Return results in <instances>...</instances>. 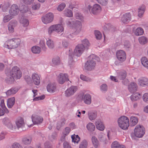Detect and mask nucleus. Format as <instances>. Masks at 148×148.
I'll return each mask as SVG.
<instances>
[{
	"instance_id": "obj_48",
	"label": "nucleus",
	"mask_w": 148,
	"mask_h": 148,
	"mask_svg": "<svg viewBox=\"0 0 148 148\" xmlns=\"http://www.w3.org/2000/svg\"><path fill=\"white\" fill-rule=\"evenodd\" d=\"M138 95H140V94L137 93L132 94L130 97L132 100L136 101L139 99V97Z\"/></svg>"
},
{
	"instance_id": "obj_17",
	"label": "nucleus",
	"mask_w": 148,
	"mask_h": 148,
	"mask_svg": "<svg viewBox=\"0 0 148 148\" xmlns=\"http://www.w3.org/2000/svg\"><path fill=\"white\" fill-rule=\"evenodd\" d=\"M32 81L34 84L36 85H38L40 83V80L38 75L34 73L32 76Z\"/></svg>"
},
{
	"instance_id": "obj_53",
	"label": "nucleus",
	"mask_w": 148,
	"mask_h": 148,
	"mask_svg": "<svg viewBox=\"0 0 148 148\" xmlns=\"http://www.w3.org/2000/svg\"><path fill=\"white\" fill-rule=\"evenodd\" d=\"M100 88L103 92L106 91L107 90V86L106 84H103L100 86Z\"/></svg>"
},
{
	"instance_id": "obj_62",
	"label": "nucleus",
	"mask_w": 148,
	"mask_h": 148,
	"mask_svg": "<svg viewBox=\"0 0 148 148\" xmlns=\"http://www.w3.org/2000/svg\"><path fill=\"white\" fill-rule=\"evenodd\" d=\"M25 79L27 84H29L31 83L32 80L31 79V78L29 76H26L25 77Z\"/></svg>"
},
{
	"instance_id": "obj_58",
	"label": "nucleus",
	"mask_w": 148,
	"mask_h": 148,
	"mask_svg": "<svg viewBox=\"0 0 148 148\" xmlns=\"http://www.w3.org/2000/svg\"><path fill=\"white\" fill-rule=\"evenodd\" d=\"M76 19L82 20L83 19V17L82 16L81 13H76L75 15Z\"/></svg>"
},
{
	"instance_id": "obj_22",
	"label": "nucleus",
	"mask_w": 148,
	"mask_h": 148,
	"mask_svg": "<svg viewBox=\"0 0 148 148\" xmlns=\"http://www.w3.org/2000/svg\"><path fill=\"white\" fill-rule=\"evenodd\" d=\"M137 87V85L135 83L132 82L128 86V89L129 90L131 93H134L136 91Z\"/></svg>"
},
{
	"instance_id": "obj_42",
	"label": "nucleus",
	"mask_w": 148,
	"mask_h": 148,
	"mask_svg": "<svg viewBox=\"0 0 148 148\" xmlns=\"http://www.w3.org/2000/svg\"><path fill=\"white\" fill-rule=\"evenodd\" d=\"M92 141L94 147L97 148L99 145V143L97 138L94 136H92Z\"/></svg>"
},
{
	"instance_id": "obj_57",
	"label": "nucleus",
	"mask_w": 148,
	"mask_h": 148,
	"mask_svg": "<svg viewBox=\"0 0 148 148\" xmlns=\"http://www.w3.org/2000/svg\"><path fill=\"white\" fill-rule=\"evenodd\" d=\"M12 148H23L22 146L19 143H15L12 145Z\"/></svg>"
},
{
	"instance_id": "obj_40",
	"label": "nucleus",
	"mask_w": 148,
	"mask_h": 148,
	"mask_svg": "<svg viewBox=\"0 0 148 148\" xmlns=\"http://www.w3.org/2000/svg\"><path fill=\"white\" fill-rule=\"evenodd\" d=\"M64 14L65 16L69 17H71L73 15L72 11L68 9H65L64 11Z\"/></svg>"
},
{
	"instance_id": "obj_63",
	"label": "nucleus",
	"mask_w": 148,
	"mask_h": 148,
	"mask_svg": "<svg viewBox=\"0 0 148 148\" xmlns=\"http://www.w3.org/2000/svg\"><path fill=\"white\" fill-rule=\"evenodd\" d=\"M34 0H23V2L26 4H31L34 2Z\"/></svg>"
},
{
	"instance_id": "obj_27",
	"label": "nucleus",
	"mask_w": 148,
	"mask_h": 148,
	"mask_svg": "<svg viewBox=\"0 0 148 148\" xmlns=\"http://www.w3.org/2000/svg\"><path fill=\"white\" fill-rule=\"evenodd\" d=\"M66 120L65 119L62 118L58 121L57 124L56 128L58 130H60L61 128L63 126L65 123Z\"/></svg>"
},
{
	"instance_id": "obj_59",
	"label": "nucleus",
	"mask_w": 148,
	"mask_h": 148,
	"mask_svg": "<svg viewBox=\"0 0 148 148\" xmlns=\"http://www.w3.org/2000/svg\"><path fill=\"white\" fill-rule=\"evenodd\" d=\"M105 134L102 133H100L98 136V138L99 140L101 141H103L105 139Z\"/></svg>"
},
{
	"instance_id": "obj_25",
	"label": "nucleus",
	"mask_w": 148,
	"mask_h": 148,
	"mask_svg": "<svg viewBox=\"0 0 148 148\" xmlns=\"http://www.w3.org/2000/svg\"><path fill=\"white\" fill-rule=\"evenodd\" d=\"M111 147V148H126L125 146L120 144L119 142L116 141L112 143Z\"/></svg>"
},
{
	"instance_id": "obj_56",
	"label": "nucleus",
	"mask_w": 148,
	"mask_h": 148,
	"mask_svg": "<svg viewBox=\"0 0 148 148\" xmlns=\"http://www.w3.org/2000/svg\"><path fill=\"white\" fill-rule=\"evenodd\" d=\"M143 99L144 101L148 103V93H145L143 95Z\"/></svg>"
},
{
	"instance_id": "obj_34",
	"label": "nucleus",
	"mask_w": 148,
	"mask_h": 148,
	"mask_svg": "<svg viewBox=\"0 0 148 148\" xmlns=\"http://www.w3.org/2000/svg\"><path fill=\"white\" fill-rule=\"evenodd\" d=\"M20 22L24 27L27 26L29 24V21L27 19L25 18H21L20 20Z\"/></svg>"
},
{
	"instance_id": "obj_15",
	"label": "nucleus",
	"mask_w": 148,
	"mask_h": 148,
	"mask_svg": "<svg viewBox=\"0 0 148 148\" xmlns=\"http://www.w3.org/2000/svg\"><path fill=\"white\" fill-rule=\"evenodd\" d=\"M138 84L142 87L148 86V79L145 77H141L138 79Z\"/></svg>"
},
{
	"instance_id": "obj_7",
	"label": "nucleus",
	"mask_w": 148,
	"mask_h": 148,
	"mask_svg": "<svg viewBox=\"0 0 148 148\" xmlns=\"http://www.w3.org/2000/svg\"><path fill=\"white\" fill-rule=\"evenodd\" d=\"M53 14L51 12H49L43 16L42 17L41 19L43 23L47 24L51 22L53 20Z\"/></svg>"
},
{
	"instance_id": "obj_37",
	"label": "nucleus",
	"mask_w": 148,
	"mask_h": 148,
	"mask_svg": "<svg viewBox=\"0 0 148 148\" xmlns=\"http://www.w3.org/2000/svg\"><path fill=\"white\" fill-rule=\"evenodd\" d=\"M41 49L40 47L36 46L33 47L32 49V52L34 53H39L41 51Z\"/></svg>"
},
{
	"instance_id": "obj_20",
	"label": "nucleus",
	"mask_w": 148,
	"mask_h": 148,
	"mask_svg": "<svg viewBox=\"0 0 148 148\" xmlns=\"http://www.w3.org/2000/svg\"><path fill=\"white\" fill-rule=\"evenodd\" d=\"M56 85L55 83L49 84L47 86V91L50 93L54 92L56 89Z\"/></svg>"
},
{
	"instance_id": "obj_54",
	"label": "nucleus",
	"mask_w": 148,
	"mask_h": 148,
	"mask_svg": "<svg viewBox=\"0 0 148 148\" xmlns=\"http://www.w3.org/2000/svg\"><path fill=\"white\" fill-rule=\"evenodd\" d=\"M99 3L103 5H106L108 4V0H96Z\"/></svg>"
},
{
	"instance_id": "obj_1",
	"label": "nucleus",
	"mask_w": 148,
	"mask_h": 148,
	"mask_svg": "<svg viewBox=\"0 0 148 148\" xmlns=\"http://www.w3.org/2000/svg\"><path fill=\"white\" fill-rule=\"evenodd\" d=\"M5 72L6 76L5 80L9 84L12 83L15 79H19L22 76L21 72L17 66L13 67L11 70H5Z\"/></svg>"
},
{
	"instance_id": "obj_30",
	"label": "nucleus",
	"mask_w": 148,
	"mask_h": 148,
	"mask_svg": "<svg viewBox=\"0 0 148 148\" xmlns=\"http://www.w3.org/2000/svg\"><path fill=\"white\" fill-rule=\"evenodd\" d=\"M55 29V32L57 33L61 32L64 31V28L61 25L58 24L53 25Z\"/></svg>"
},
{
	"instance_id": "obj_10",
	"label": "nucleus",
	"mask_w": 148,
	"mask_h": 148,
	"mask_svg": "<svg viewBox=\"0 0 148 148\" xmlns=\"http://www.w3.org/2000/svg\"><path fill=\"white\" fill-rule=\"evenodd\" d=\"M116 55L117 58L120 61L123 62L126 59V54L125 51L122 50L117 51Z\"/></svg>"
},
{
	"instance_id": "obj_9",
	"label": "nucleus",
	"mask_w": 148,
	"mask_h": 148,
	"mask_svg": "<svg viewBox=\"0 0 148 148\" xmlns=\"http://www.w3.org/2000/svg\"><path fill=\"white\" fill-rule=\"evenodd\" d=\"M88 8L91 12L94 14H96L101 11V8L100 5L98 4L94 5L92 7L90 5H88Z\"/></svg>"
},
{
	"instance_id": "obj_33",
	"label": "nucleus",
	"mask_w": 148,
	"mask_h": 148,
	"mask_svg": "<svg viewBox=\"0 0 148 148\" xmlns=\"http://www.w3.org/2000/svg\"><path fill=\"white\" fill-rule=\"evenodd\" d=\"M18 91V90L15 88H12L8 90L6 92V94L8 95H11L15 94Z\"/></svg>"
},
{
	"instance_id": "obj_16",
	"label": "nucleus",
	"mask_w": 148,
	"mask_h": 148,
	"mask_svg": "<svg viewBox=\"0 0 148 148\" xmlns=\"http://www.w3.org/2000/svg\"><path fill=\"white\" fill-rule=\"evenodd\" d=\"M17 22L15 20L11 21L8 25V30L10 33H12L14 32V28L17 25Z\"/></svg>"
},
{
	"instance_id": "obj_28",
	"label": "nucleus",
	"mask_w": 148,
	"mask_h": 148,
	"mask_svg": "<svg viewBox=\"0 0 148 148\" xmlns=\"http://www.w3.org/2000/svg\"><path fill=\"white\" fill-rule=\"evenodd\" d=\"M127 76V73L125 71H122L118 73L117 77L119 79L121 80L125 79Z\"/></svg>"
},
{
	"instance_id": "obj_26",
	"label": "nucleus",
	"mask_w": 148,
	"mask_h": 148,
	"mask_svg": "<svg viewBox=\"0 0 148 148\" xmlns=\"http://www.w3.org/2000/svg\"><path fill=\"white\" fill-rule=\"evenodd\" d=\"M88 115L90 120H94L97 117V113L96 112L90 111L88 112Z\"/></svg>"
},
{
	"instance_id": "obj_12",
	"label": "nucleus",
	"mask_w": 148,
	"mask_h": 148,
	"mask_svg": "<svg viewBox=\"0 0 148 148\" xmlns=\"http://www.w3.org/2000/svg\"><path fill=\"white\" fill-rule=\"evenodd\" d=\"M68 75L66 73H60L58 76V81L61 84H63L66 81H69Z\"/></svg>"
},
{
	"instance_id": "obj_50",
	"label": "nucleus",
	"mask_w": 148,
	"mask_h": 148,
	"mask_svg": "<svg viewBox=\"0 0 148 148\" xmlns=\"http://www.w3.org/2000/svg\"><path fill=\"white\" fill-rule=\"evenodd\" d=\"M53 25L51 26L48 29V34L49 35H51L53 32H55V29Z\"/></svg>"
},
{
	"instance_id": "obj_60",
	"label": "nucleus",
	"mask_w": 148,
	"mask_h": 148,
	"mask_svg": "<svg viewBox=\"0 0 148 148\" xmlns=\"http://www.w3.org/2000/svg\"><path fill=\"white\" fill-rule=\"evenodd\" d=\"M71 131V129L69 127H66L64 132V134L65 136H66L69 134Z\"/></svg>"
},
{
	"instance_id": "obj_6",
	"label": "nucleus",
	"mask_w": 148,
	"mask_h": 148,
	"mask_svg": "<svg viewBox=\"0 0 148 148\" xmlns=\"http://www.w3.org/2000/svg\"><path fill=\"white\" fill-rule=\"evenodd\" d=\"M145 131V128L142 125H137L134 130V134H132L131 136L132 137L134 135L137 137L141 138L144 135Z\"/></svg>"
},
{
	"instance_id": "obj_39",
	"label": "nucleus",
	"mask_w": 148,
	"mask_h": 148,
	"mask_svg": "<svg viewBox=\"0 0 148 148\" xmlns=\"http://www.w3.org/2000/svg\"><path fill=\"white\" fill-rule=\"evenodd\" d=\"M143 33V30L141 27H138L137 28L134 32L135 35L136 36L142 35Z\"/></svg>"
},
{
	"instance_id": "obj_45",
	"label": "nucleus",
	"mask_w": 148,
	"mask_h": 148,
	"mask_svg": "<svg viewBox=\"0 0 148 148\" xmlns=\"http://www.w3.org/2000/svg\"><path fill=\"white\" fill-rule=\"evenodd\" d=\"M138 40L140 43L142 45L145 44L147 42V38L145 36L140 37L138 39Z\"/></svg>"
},
{
	"instance_id": "obj_21",
	"label": "nucleus",
	"mask_w": 148,
	"mask_h": 148,
	"mask_svg": "<svg viewBox=\"0 0 148 148\" xmlns=\"http://www.w3.org/2000/svg\"><path fill=\"white\" fill-rule=\"evenodd\" d=\"M16 124L18 129L24 127L25 123L23 118H20L17 119L16 121Z\"/></svg>"
},
{
	"instance_id": "obj_55",
	"label": "nucleus",
	"mask_w": 148,
	"mask_h": 148,
	"mask_svg": "<svg viewBox=\"0 0 148 148\" xmlns=\"http://www.w3.org/2000/svg\"><path fill=\"white\" fill-rule=\"evenodd\" d=\"M57 136V133L56 132H53L52 135L49 137V139L53 141L56 139Z\"/></svg>"
},
{
	"instance_id": "obj_13",
	"label": "nucleus",
	"mask_w": 148,
	"mask_h": 148,
	"mask_svg": "<svg viewBox=\"0 0 148 148\" xmlns=\"http://www.w3.org/2000/svg\"><path fill=\"white\" fill-rule=\"evenodd\" d=\"M32 121L34 124H40L43 121L42 117L36 114H33L32 116Z\"/></svg>"
},
{
	"instance_id": "obj_14",
	"label": "nucleus",
	"mask_w": 148,
	"mask_h": 148,
	"mask_svg": "<svg viewBox=\"0 0 148 148\" xmlns=\"http://www.w3.org/2000/svg\"><path fill=\"white\" fill-rule=\"evenodd\" d=\"M19 12V9L18 6L16 4L12 5L9 11L10 14L12 16L17 15Z\"/></svg>"
},
{
	"instance_id": "obj_29",
	"label": "nucleus",
	"mask_w": 148,
	"mask_h": 148,
	"mask_svg": "<svg viewBox=\"0 0 148 148\" xmlns=\"http://www.w3.org/2000/svg\"><path fill=\"white\" fill-rule=\"evenodd\" d=\"M145 9V5H142L138 8V15L139 17H141L144 13Z\"/></svg>"
},
{
	"instance_id": "obj_2",
	"label": "nucleus",
	"mask_w": 148,
	"mask_h": 148,
	"mask_svg": "<svg viewBox=\"0 0 148 148\" xmlns=\"http://www.w3.org/2000/svg\"><path fill=\"white\" fill-rule=\"evenodd\" d=\"M85 49L83 45L79 44L76 47L73 53H69L68 63L70 67L77 61L78 57L80 56Z\"/></svg>"
},
{
	"instance_id": "obj_52",
	"label": "nucleus",
	"mask_w": 148,
	"mask_h": 148,
	"mask_svg": "<svg viewBox=\"0 0 148 148\" xmlns=\"http://www.w3.org/2000/svg\"><path fill=\"white\" fill-rule=\"evenodd\" d=\"M66 6V4L65 3H62L60 4L58 7L57 9L59 11L62 10Z\"/></svg>"
},
{
	"instance_id": "obj_19",
	"label": "nucleus",
	"mask_w": 148,
	"mask_h": 148,
	"mask_svg": "<svg viewBox=\"0 0 148 148\" xmlns=\"http://www.w3.org/2000/svg\"><path fill=\"white\" fill-rule=\"evenodd\" d=\"M84 102L86 104L89 105L91 103V96L88 93L86 94L82 97Z\"/></svg>"
},
{
	"instance_id": "obj_4",
	"label": "nucleus",
	"mask_w": 148,
	"mask_h": 148,
	"mask_svg": "<svg viewBox=\"0 0 148 148\" xmlns=\"http://www.w3.org/2000/svg\"><path fill=\"white\" fill-rule=\"evenodd\" d=\"M21 40L18 38H14L8 40L4 44L3 47L8 49H12L17 47L20 44Z\"/></svg>"
},
{
	"instance_id": "obj_47",
	"label": "nucleus",
	"mask_w": 148,
	"mask_h": 148,
	"mask_svg": "<svg viewBox=\"0 0 148 148\" xmlns=\"http://www.w3.org/2000/svg\"><path fill=\"white\" fill-rule=\"evenodd\" d=\"M94 33L97 39L99 40L101 38L102 35L99 31L98 30H95Z\"/></svg>"
},
{
	"instance_id": "obj_18",
	"label": "nucleus",
	"mask_w": 148,
	"mask_h": 148,
	"mask_svg": "<svg viewBox=\"0 0 148 148\" xmlns=\"http://www.w3.org/2000/svg\"><path fill=\"white\" fill-rule=\"evenodd\" d=\"M131 14L129 13H127L123 15L121 20L123 23H127L131 20Z\"/></svg>"
},
{
	"instance_id": "obj_11",
	"label": "nucleus",
	"mask_w": 148,
	"mask_h": 148,
	"mask_svg": "<svg viewBox=\"0 0 148 148\" xmlns=\"http://www.w3.org/2000/svg\"><path fill=\"white\" fill-rule=\"evenodd\" d=\"M77 90L76 86H71L68 88L65 92V95L66 97H69L73 95Z\"/></svg>"
},
{
	"instance_id": "obj_43",
	"label": "nucleus",
	"mask_w": 148,
	"mask_h": 148,
	"mask_svg": "<svg viewBox=\"0 0 148 148\" xmlns=\"http://www.w3.org/2000/svg\"><path fill=\"white\" fill-rule=\"evenodd\" d=\"M32 140L31 138L30 137H25L22 139L23 143L25 145L30 144Z\"/></svg>"
},
{
	"instance_id": "obj_51",
	"label": "nucleus",
	"mask_w": 148,
	"mask_h": 148,
	"mask_svg": "<svg viewBox=\"0 0 148 148\" xmlns=\"http://www.w3.org/2000/svg\"><path fill=\"white\" fill-rule=\"evenodd\" d=\"M10 15H5L3 19V21L4 23H6L9 21L12 18V16Z\"/></svg>"
},
{
	"instance_id": "obj_3",
	"label": "nucleus",
	"mask_w": 148,
	"mask_h": 148,
	"mask_svg": "<svg viewBox=\"0 0 148 148\" xmlns=\"http://www.w3.org/2000/svg\"><path fill=\"white\" fill-rule=\"evenodd\" d=\"M88 59L89 60L85 63L84 67L86 70L90 71L93 69L95 66V60L98 61L99 58L95 55L92 54L88 57Z\"/></svg>"
},
{
	"instance_id": "obj_36",
	"label": "nucleus",
	"mask_w": 148,
	"mask_h": 148,
	"mask_svg": "<svg viewBox=\"0 0 148 148\" xmlns=\"http://www.w3.org/2000/svg\"><path fill=\"white\" fill-rule=\"evenodd\" d=\"M142 64L145 67L148 69V60L145 57L142 58L141 59Z\"/></svg>"
},
{
	"instance_id": "obj_64",
	"label": "nucleus",
	"mask_w": 148,
	"mask_h": 148,
	"mask_svg": "<svg viewBox=\"0 0 148 148\" xmlns=\"http://www.w3.org/2000/svg\"><path fill=\"white\" fill-rule=\"evenodd\" d=\"M63 145L64 148H71V146L67 142H64Z\"/></svg>"
},
{
	"instance_id": "obj_44",
	"label": "nucleus",
	"mask_w": 148,
	"mask_h": 148,
	"mask_svg": "<svg viewBox=\"0 0 148 148\" xmlns=\"http://www.w3.org/2000/svg\"><path fill=\"white\" fill-rule=\"evenodd\" d=\"M52 62L53 64L58 65L60 63V58L59 57L56 56L54 57L52 60Z\"/></svg>"
},
{
	"instance_id": "obj_8",
	"label": "nucleus",
	"mask_w": 148,
	"mask_h": 148,
	"mask_svg": "<svg viewBox=\"0 0 148 148\" xmlns=\"http://www.w3.org/2000/svg\"><path fill=\"white\" fill-rule=\"evenodd\" d=\"M73 27L74 29V34H77L81 31L82 27V24L80 21L74 20L73 21Z\"/></svg>"
},
{
	"instance_id": "obj_61",
	"label": "nucleus",
	"mask_w": 148,
	"mask_h": 148,
	"mask_svg": "<svg viewBox=\"0 0 148 148\" xmlns=\"http://www.w3.org/2000/svg\"><path fill=\"white\" fill-rule=\"evenodd\" d=\"M45 98V96L42 95L40 97H36L33 99L34 101H36L39 100H41L44 99Z\"/></svg>"
},
{
	"instance_id": "obj_41",
	"label": "nucleus",
	"mask_w": 148,
	"mask_h": 148,
	"mask_svg": "<svg viewBox=\"0 0 148 148\" xmlns=\"http://www.w3.org/2000/svg\"><path fill=\"white\" fill-rule=\"evenodd\" d=\"M45 42L43 39H41L40 40L39 42V45L42 48L43 51H46L47 48L45 46Z\"/></svg>"
},
{
	"instance_id": "obj_24",
	"label": "nucleus",
	"mask_w": 148,
	"mask_h": 148,
	"mask_svg": "<svg viewBox=\"0 0 148 148\" xmlns=\"http://www.w3.org/2000/svg\"><path fill=\"white\" fill-rule=\"evenodd\" d=\"M15 98L12 97L8 98L7 101V105L8 108H12L15 103Z\"/></svg>"
},
{
	"instance_id": "obj_38",
	"label": "nucleus",
	"mask_w": 148,
	"mask_h": 148,
	"mask_svg": "<svg viewBox=\"0 0 148 148\" xmlns=\"http://www.w3.org/2000/svg\"><path fill=\"white\" fill-rule=\"evenodd\" d=\"M86 128L89 131L91 132L94 131L95 129L94 125L91 123H89L87 125Z\"/></svg>"
},
{
	"instance_id": "obj_23",
	"label": "nucleus",
	"mask_w": 148,
	"mask_h": 148,
	"mask_svg": "<svg viewBox=\"0 0 148 148\" xmlns=\"http://www.w3.org/2000/svg\"><path fill=\"white\" fill-rule=\"evenodd\" d=\"M96 127L98 130L103 131L104 129V126L100 120H98L96 121Z\"/></svg>"
},
{
	"instance_id": "obj_35",
	"label": "nucleus",
	"mask_w": 148,
	"mask_h": 148,
	"mask_svg": "<svg viewBox=\"0 0 148 148\" xmlns=\"http://www.w3.org/2000/svg\"><path fill=\"white\" fill-rule=\"evenodd\" d=\"M82 44H81L83 45L85 49H88L90 45L88 40L87 39H84L82 40Z\"/></svg>"
},
{
	"instance_id": "obj_46",
	"label": "nucleus",
	"mask_w": 148,
	"mask_h": 148,
	"mask_svg": "<svg viewBox=\"0 0 148 148\" xmlns=\"http://www.w3.org/2000/svg\"><path fill=\"white\" fill-rule=\"evenodd\" d=\"M87 142L86 140H84L82 141L80 144L79 148H87Z\"/></svg>"
},
{
	"instance_id": "obj_49",
	"label": "nucleus",
	"mask_w": 148,
	"mask_h": 148,
	"mask_svg": "<svg viewBox=\"0 0 148 148\" xmlns=\"http://www.w3.org/2000/svg\"><path fill=\"white\" fill-rule=\"evenodd\" d=\"M80 78L82 80L85 81L86 82H91L92 80V79L90 77H87L83 75H81Z\"/></svg>"
},
{
	"instance_id": "obj_32",
	"label": "nucleus",
	"mask_w": 148,
	"mask_h": 148,
	"mask_svg": "<svg viewBox=\"0 0 148 148\" xmlns=\"http://www.w3.org/2000/svg\"><path fill=\"white\" fill-rule=\"evenodd\" d=\"M47 45L48 48L50 49H52L54 47V44L53 41L50 39H48L47 41Z\"/></svg>"
},
{
	"instance_id": "obj_5",
	"label": "nucleus",
	"mask_w": 148,
	"mask_h": 148,
	"mask_svg": "<svg viewBox=\"0 0 148 148\" xmlns=\"http://www.w3.org/2000/svg\"><path fill=\"white\" fill-rule=\"evenodd\" d=\"M119 127L124 130H127L129 126V121L128 118L125 116L119 117L118 120Z\"/></svg>"
},
{
	"instance_id": "obj_31",
	"label": "nucleus",
	"mask_w": 148,
	"mask_h": 148,
	"mask_svg": "<svg viewBox=\"0 0 148 148\" xmlns=\"http://www.w3.org/2000/svg\"><path fill=\"white\" fill-rule=\"evenodd\" d=\"M138 122V119L136 116H131L130 118V125L133 126L136 125Z\"/></svg>"
}]
</instances>
